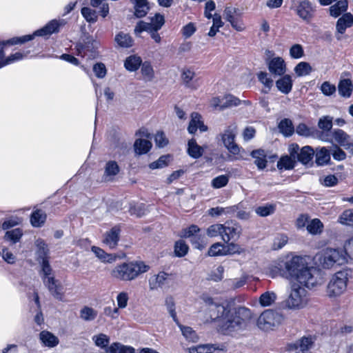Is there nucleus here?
I'll list each match as a JSON object with an SVG mask.
<instances>
[{"label": "nucleus", "mask_w": 353, "mask_h": 353, "mask_svg": "<svg viewBox=\"0 0 353 353\" xmlns=\"http://www.w3.org/2000/svg\"><path fill=\"white\" fill-rule=\"evenodd\" d=\"M269 274L275 278L281 276L302 287L312 288L323 283L319 272L307 265L300 256H286L277 260L269 269Z\"/></svg>", "instance_id": "obj_1"}, {"label": "nucleus", "mask_w": 353, "mask_h": 353, "mask_svg": "<svg viewBox=\"0 0 353 353\" xmlns=\"http://www.w3.org/2000/svg\"><path fill=\"white\" fill-rule=\"evenodd\" d=\"M206 322L216 321L221 332L230 334L234 332L245 329L253 319L251 310L245 307H239L235 310L216 303L207 307Z\"/></svg>", "instance_id": "obj_2"}, {"label": "nucleus", "mask_w": 353, "mask_h": 353, "mask_svg": "<svg viewBox=\"0 0 353 353\" xmlns=\"http://www.w3.org/2000/svg\"><path fill=\"white\" fill-rule=\"evenodd\" d=\"M150 265L142 261L123 262L115 265L110 272L112 279L119 281H132L148 272Z\"/></svg>", "instance_id": "obj_3"}, {"label": "nucleus", "mask_w": 353, "mask_h": 353, "mask_svg": "<svg viewBox=\"0 0 353 353\" xmlns=\"http://www.w3.org/2000/svg\"><path fill=\"white\" fill-rule=\"evenodd\" d=\"M314 261L318 267L330 270L345 264L347 258L343 250L328 248L316 253Z\"/></svg>", "instance_id": "obj_4"}, {"label": "nucleus", "mask_w": 353, "mask_h": 353, "mask_svg": "<svg viewBox=\"0 0 353 353\" xmlns=\"http://www.w3.org/2000/svg\"><path fill=\"white\" fill-rule=\"evenodd\" d=\"M308 302V293L305 288L296 283H290V290L285 301V307L290 310H299L306 307Z\"/></svg>", "instance_id": "obj_5"}, {"label": "nucleus", "mask_w": 353, "mask_h": 353, "mask_svg": "<svg viewBox=\"0 0 353 353\" xmlns=\"http://www.w3.org/2000/svg\"><path fill=\"white\" fill-rule=\"evenodd\" d=\"M347 281V273L345 271H339L334 274L327 285V296L330 298L341 296L346 290Z\"/></svg>", "instance_id": "obj_6"}, {"label": "nucleus", "mask_w": 353, "mask_h": 353, "mask_svg": "<svg viewBox=\"0 0 353 353\" xmlns=\"http://www.w3.org/2000/svg\"><path fill=\"white\" fill-rule=\"evenodd\" d=\"M237 133V125L235 123L228 125L221 134V139L224 146L228 149L230 153L235 156L236 159L242 158L241 149L235 143V137Z\"/></svg>", "instance_id": "obj_7"}, {"label": "nucleus", "mask_w": 353, "mask_h": 353, "mask_svg": "<svg viewBox=\"0 0 353 353\" xmlns=\"http://www.w3.org/2000/svg\"><path fill=\"white\" fill-rule=\"evenodd\" d=\"M282 320V316L271 310H266L263 312L256 321L257 327L263 331L273 330L278 326Z\"/></svg>", "instance_id": "obj_8"}, {"label": "nucleus", "mask_w": 353, "mask_h": 353, "mask_svg": "<svg viewBox=\"0 0 353 353\" xmlns=\"http://www.w3.org/2000/svg\"><path fill=\"white\" fill-rule=\"evenodd\" d=\"M293 9L304 21L309 23L313 18L315 9L309 0H292Z\"/></svg>", "instance_id": "obj_9"}, {"label": "nucleus", "mask_w": 353, "mask_h": 353, "mask_svg": "<svg viewBox=\"0 0 353 353\" xmlns=\"http://www.w3.org/2000/svg\"><path fill=\"white\" fill-rule=\"evenodd\" d=\"M43 282L55 299L60 301H65V289L59 280L54 277H47L43 279Z\"/></svg>", "instance_id": "obj_10"}, {"label": "nucleus", "mask_w": 353, "mask_h": 353, "mask_svg": "<svg viewBox=\"0 0 353 353\" xmlns=\"http://www.w3.org/2000/svg\"><path fill=\"white\" fill-rule=\"evenodd\" d=\"M164 23L165 19L163 15L161 14H156L154 17L151 18L150 23L145 22L143 21H140L137 23L134 28V32L138 34L144 30H150L152 29L159 30L163 26Z\"/></svg>", "instance_id": "obj_11"}, {"label": "nucleus", "mask_w": 353, "mask_h": 353, "mask_svg": "<svg viewBox=\"0 0 353 353\" xmlns=\"http://www.w3.org/2000/svg\"><path fill=\"white\" fill-rule=\"evenodd\" d=\"M223 225L221 239L224 242L228 243L231 240H236L240 237L241 228L237 223L227 221Z\"/></svg>", "instance_id": "obj_12"}, {"label": "nucleus", "mask_w": 353, "mask_h": 353, "mask_svg": "<svg viewBox=\"0 0 353 353\" xmlns=\"http://www.w3.org/2000/svg\"><path fill=\"white\" fill-rule=\"evenodd\" d=\"M314 342L312 336H303L299 341L288 344V350L294 351L295 353H307L312 347Z\"/></svg>", "instance_id": "obj_13"}, {"label": "nucleus", "mask_w": 353, "mask_h": 353, "mask_svg": "<svg viewBox=\"0 0 353 353\" xmlns=\"http://www.w3.org/2000/svg\"><path fill=\"white\" fill-rule=\"evenodd\" d=\"M332 134L336 143L353 154V137L340 129L334 130Z\"/></svg>", "instance_id": "obj_14"}, {"label": "nucleus", "mask_w": 353, "mask_h": 353, "mask_svg": "<svg viewBox=\"0 0 353 353\" xmlns=\"http://www.w3.org/2000/svg\"><path fill=\"white\" fill-rule=\"evenodd\" d=\"M171 275L165 272H159L149 279L148 285L150 290H157L167 284L170 279Z\"/></svg>", "instance_id": "obj_15"}, {"label": "nucleus", "mask_w": 353, "mask_h": 353, "mask_svg": "<svg viewBox=\"0 0 353 353\" xmlns=\"http://www.w3.org/2000/svg\"><path fill=\"white\" fill-rule=\"evenodd\" d=\"M268 68L273 75L281 76L286 72V64L283 58L276 57L271 59L268 62Z\"/></svg>", "instance_id": "obj_16"}, {"label": "nucleus", "mask_w": 353, "mask_h": 353, "mask_svg": "<svg viewBox=\"0 0 353 353\" xmlns=\"http://www.w3.org/2000/svg\"><path fill=\"white\" fill-rule=\"evenodd\" d=\"M119 171V166L115 161H108L104 166L103 181L105 182L113 181Z\"/></svg>", "instance_id": "obj_17"}, {"label": "nucleus", "mask_w": 353, "mask_h": 353, "mask_svg": "<svg viewBox=\"0 0 353 353\" xmlns=\"http://www.w3.org/2000/svg\"><path fill=\"white\" fill-rule=\"evenodd\" d=\"M191 119L188 128V130L190 134H194L198 129L201 132H205L208 127L203 123L201 120V116L197 112H192L191 114Z\"/></svg>", "instance_id": "obj_18"}, {"label": "nucleus", "mask_w": 353, "mask_h": 353, "mask_svg": "<svg viewBox=\"0 0 353 353\" xmlns=\"http://www.w3.org/2000/svg\"><path fill=\"white\" fill-rule=\"evenodd\" d=\"M120 230L117 227L112 228L104 234L103 243L110 249H114L119 240Z\"/></svg>", "instance_id": "obj_19"}, {"label": "nucleus", "mask_w": 353, "mask_h": 353, "mask_svg": "<svg viewBox=\"0 0 353 353\" xmlns=\"http://www.w3.org/2000/svg\"><path fill=\"white\" fill-rule=\"evenodd\" d=\"M352 25L353 15L350 12H347L338 19L336 29L339 33L343 34L346 29L350 28Z\"/></svg>", "instance_id": "obj_20"}, {"label": "nucleus", "mask_w": 353, "mask_h": 353, "mask_svg": "<svg viewBox=\"0 0 353 353\" xmlns=\"http://www.w3.org/2000/svg\"><path fill=\"white\" fill-rule=\"evenodd\" d=\"M91 251L95 254L96 257L103 263H112L117 259L116 254H108L97 246H92Z\"/></svg>", "instance_id": "obj_21"}, {"label": "nucleus", "mask_w": 353, "mask_h": 353, "mask_svg": "<svg viewBox=\"0 0 353 353\" xmlns=\"http://www.w3.org/2000/svg\"><path fill=\"white\" fill-rule=\"evenodd\" d=\"M315 157V163L319 166L328 165L331 160L330 151L325 147L317 148Z\"/></svg>", "instance_id": "obj_22"}, {"label": "nucleus", "mask_w": 353, "mask_h": 353, "mask_svg": "<svg viewBox=\"0 0 353 353\" xmlns=\"http://www.w3.org/2000/svg\"><path fill=\"white\" fill-rule=\"evenodd\" d=\"M32 36L25 35L21 37H14L11 39H9L6 41L0 43V68L5 65L4 59H3V47L4 45L10 44V45H16L19 43H23L26 41L32 40Z\"/></svg>", "instance_id": "obj_23"}, {"label": "nucleus", "mask_w": 353, "mask_h": 353, "mask_svg": "<svg viewBox=\"0 0 353 353\" xmlns=\"http://www.w3.org/2000/svg\"><path fill=\"white\" fill-rule=\"evenodd\" d=\"M196 76L194 70L192 68H184L181 72V79L183 83L188 88L196 89L192 80Z\"/></svg>", "instance_id": "obj_24"}, {"label": "nucleus", "mask_w": 353, "mask_h": 353, "mask_svg": "<svg viewBox=\"0 0 353 353\" xmlns=\"http://www.w3.org/2000/svg\"><path fill=\"white\" fill-rule=\"evenodd\" d=\"M292 79L288 75H284L276 81V86L277 89L283 94H288L291 92L292 88Z\"/></svg>", "instance_id": "obj_25"}, {"label": "nucleus", "mask_w": 353, "mask_h": 353, "mask_svg": "<svg viewBox=\"0 0 353 353\" xmlns=\"http://www.w3.org/2000/svg\"><path fill=\"white\" fill-rule=\"evenodd\" d=\"M59 26L60 24L58 21L52 20L41 29L35 31L34 34L31 36L33 37L34 36L50 35L52 33L58 32ZM32 39L33 38H32Z\"/></svg>", "instance_id": "obj_26"}, {"label": "nucleus", "mask_w": 353, "mask_h": 353, "mask_svg": "<svg viewBox=\"0 0 353 353\" xmlns=\"http://www.w3.org/2000/svg\"><path fill=\"white\" fill-rule=\"evenodd\" d=\"M105 353H135V349L119 342H114L107 347Z\"/></svg>", "instance_id": "obj_27"}, {"label": "nucleus", "mask_w": 353, "mask_h": 353, "mask_svg": "<svg viewBox=\"0 0 353 353\" xmlns=\"http://www.w3.org/2000/svg\"><path fill=\"white\" fill-rule=\"evenodd\" d=\"M39 339L42 343L48 347H54L59 344V339L48 331H42L39 334Z\"/></svg>", "instance_id": "obj_28"}, {"label": "nucleus", "mask_w": 353, "mask_h": 353, "mask_svg": "<svg viewBox=\"0 0 353 353\" xmlns=\"http://www.w3.org/2000/svg\"><path fill=\"white\" fill-rule=\"evenodd\" d=\"M188 154L194 159H199L203 152L204 148L197 144L195 139H192L188 143Z\"/></svg>", "instance_id": "obj_29"}, {"label": "nucleus", "mask_w": 353, "mask_h": 353, "mask_svg": "<svg viewBox=\"0 0 353 353\" xmlns=\"http://www.w3.org/2000/svg\"><path fill=\"white\" fill-rule=\"evenodd\" d=\"M251 156L254 159V163L258 169L263 170L267 165L266 153L263 150H253Z\"/></svg>", "instance_id": "obj_30"}, {"label": "nucleus", "mask_w": 353, "mask_h": 353, "mask_svg": "<svg viewBox=\"0 0 353 353\" xmlns=\"http://www.w3.org/2000/svg\"><path fill=\"white\" fill-rule=\"evenodd\" d=\"M348 7L347 0H339L329 8L330 14L333 17H338L342 13L345 12Z\"/></svg>", "instance_id": "obj_31"}, {"label": "nucleus", "mask_w": 353, "mask_h": 353, "mask_svg": "<svg viewBox=\"0 0 353 353\" xmlns=\"http://www.w3.org/2000/svg\"><path fill=\"white\" fill-rule=\"evenodd\" d=\"M114 41L120 48H130L133 45V39L131 36L127 33L120 32L115 35Z\"/></svg>", "instance_id": "obj_32"}, {"label": "nucleus", "mask_w": 353, "mask_h": 353, "mask_svg": "<svg viewBox=\"0 0 353 353\" xmlns=\"http://www.w3.org/2000/svg\"><path fill=\"white\" fill-rule=\"evenodd\" d=\"M134 6V14L136 17L141 18L145 17L148 10L147 0H130Z\"/></svg>", "instance_id": "obj_33"}, {"label": "nucleus", "mask_w": 353, "mask_h": 353, "mask_svg": "<svg viewBox=\"0 0 353 353\" xmlns=\"http://www.w3.org/2000/svg\"><path fill=\"white\" fill-rule=\"evenodd\" d=\"M314 154L313 148L310 146H304L298 153V160L303 164L310 163Z\"/></svg>", "instance_id": "obj_34"}, {"label": "nucleus", "mask_w": 353, "mask_h": 353, "mask_svg": "<svg viewBox=\"0 0 353 353\" xmlns=\"http://www.w3.org/2000/svg\"><path fill=\"white\" fill-rule=\"evenodd\" d=\"M134 148L137 154H146L151 149L152 143L147 139H139L135 141Z\"/></svg>", "instance_id": "obj_35"}, {"label": "nucleus", "mask_w": 353, "mask_h": 353, "mask_svg": "<svg viewBox=\"0 0 353 353\" xmlns=\"http://www.w3.org/2000/svg\"><path fill=\"white\" fill-rule=\"evenodd\" d=\"M339 93L343 97H350L352 90L353 85L350 79L341 80L338 85Z\"/></svg>", "instance_id": "obj_36"}, {"label": "nucleus", "mask_w": 353, "mask_h": 353, "mask_svg": "<svg viewBox=\"0 0 353 353\" xmlns=\"http://www.w3.org/2000/svg\"><path fill=\"white\" fill-rule=\"evenodd\" d=\"M92 340L97 347L104 350L105 352L107 347H109L108 345L110 343V336L105 334L99 333L92 336Z\"/></svg>", "instance_id": "obj_37"}, {"label": "nucleus", "mask_w": 353, "mask_h": 353, "mask_svg": "<svg viewBox=\"0 0 353 353\" xmlns=\"http://www.w3.org/2000/svg\"><path fill=\"white\" fill-rule=\"evenodd\" d=\"M97 314V311L89 306H83L79 311V317L84 321H94Z\"/></svg>", "instance_id": "obj_38"}, {"label": "nucleus", "mask_w": 353, "mask_h": 353, "mask_svg": "<svg viewBox=\"0 0 353 353\" xmlns=\"http://www.w3.org/2000/svg\"><path fill=\"white\" fill-rule=\"evenodd\" d=\"M141 63L142 60L140 57L132 55L125 59L124 65L127 70L134 72L141 65Z\"/></svg>", "instance_id": "obj_39"}, {"label": "nucleus", "mask_w": 353, "mask_h": 353, "mask_svg": "<svg viewBox=\"0 0 353 353\" xmlns=\"http://www.w3.org/2000/svg\"><path fill=\"white\" fill-rule=\"evenodd\" d=\"M306 229L310 234H319L323 232V224L319 219H314L310 221Z\"/></svg>", "instance_id": "obj_40"}, {"label": "nucleus", "mask_w": 353, "mask_h": 353, "mask_svg": "<svg viewBox=\"0 0 353 353\" xmlns=\"http://www.w3.org/2000/svg\"><path fill=\"white\" fill-rule=\"evenodd\" d=\"M46 219V214L41 210L34 211L30 217V223L34 227L41 226Z\"/></svg>", "instance_id": "obj_41"}, {"label": "nucleus", "mask_w": 353, "mask_h": 353, "mask_svg": "<svg viewBox=\"0 0 353 353\" xmlns=\"http://www.w3.org/2000/svg\"><path fill=\"white\" fill-rule=\"evenodd\" d=\"M141 73L145 81H151L154 78V69L149 62H144L141 64Z\"/></svg>", "instance_id": "obj_42"}, {"label": "nucleus", "mask_w": 353, "mask_h": 353, "mask_svg": "<svg viewBox=\"0 0 353 353\" xmlns=\"http://www.w3.org/2000/svg\"><path fill=\"white\" fill-rule=\"evenodd\" d=\"M294 70L297 77H303L310 74L312 68L309 63L301 61L295 66Z\"/></svg>", "instance_id": "obj_43"}, {"label": "nucleus", "mask_w": 353, "mask_h": 353, "mask_svg": "<svg viewBox=\"0 0 353 353\" xmlns=\"http://www.w3.org/2000/svg\"><path fill=\"white\" fill-rule=\"evenodd\" d=\"M276 299V294L274 292H265L259 297V303L263 307H268L273 304Z\"/></svg>", "instance_id": "obj_44"}, {"label": "nucleus", "mask_w": 353, "mask_h": 353, "mask_svg": "<svg viewBox=\"0 0 353 353\" xmlns=\"http://www.w3.org/2000/svg\"><path fill=\"white\" fill-rule=\"evenodd\" d=\"M295 163V159L293 157L284 156L277 162V168L279 170H290L294 168Z\"/></svg>", "instance_id": "obj_45"}, {"label": "nucleus", "mask_w": 353, "mask_h": 353, "mask_svg": "<svg viewBox=\"0 0 353 353\" xmlns=\"http://www.w3.org/2000/svg\"><path fill=\"white\" fill-rule=\"evenodd\" d=\"M237 210L238 208L235 206H230L228 208L216 207L210 208L208 210V214L212 216H218L223 214L234 213Z\"/></svg>", "instance_id": "obj_46"}, {"label": "nucleus", "mask_w": 353, "mask_h": 353, "mask_svg": "<svg viewBox=\"0 0 353 353\" xmlns=\"http://www.w3.org/2000/svg\"><path fill=\"white\" fill-rule=\"evenodd\" d=\"M276 210V205L273 203H268L261 205L255 209V212L260 216L265 217L274 213Z\"/></svg>", "instance_id": "obj_47"}, {"label": "nucleus", "mask_w": 353, "mask_h": 353, "mask_svg": "<svg viewBox=\"0 0 353 353\" xmlns=\"http://www.w3.org/2000/svg\"><path fill=\"white\" fill-rule=\"evenodd\" d=\"M210 256H225V244L217 242L212 244L208 252Z\"/></svg>", "instance_id": "obj_48"}, {"label": "nucleus", "mask_w": 353, "mask_h": 353, "mask_svg": "<svg viewBox=\"0 0 353 353\" xmlns=\"http://www.w3.org/2000/svg\"><path fill=\"white\" fill-rule=\"evenodd\" d=\"M216 348L210 344L192 346L188 349L189 353H213Z\"/></svg>", "instance_id": "obj_49"}, {"label": "nucleus", "mask_w": 353, "mask_h": 353, "mask_svg": "<svg viewBox=\"0 0 353 353\" xmlns=\"http://www.w3.org/2000/svg\"><path fill=\"white\" fill-rule=\"evenodd\" d=\"M176 323L178 325L179 327L180 328L182 332V334L187 340L192 342L196 341L198 339L197 335L195 331H194L192 327L188 326H183L179 322Z\"/></svg>", "instance_id": "obj_50"}, {"label": "nucleus", "mask_w": 353, "mask_h": 353, "mask_svg": "<svg viewBox=\"0 0 353 353\" xmlns=\"http://www.w3.org/2000/svg\"><path fill=\"white\" fill-rule=\"evenodd\" d=\"M279 128L285 136H290L294 132L292 122L288 119H284L279 124Z\"/></svg>", "instance_id": "obj_51"}, {"label": "nucleus", "mask_w": 353, "mask_h": 353, "mask_svg": "<svg viewBox=\"0 0 353 353\" xmlns=\"http://www.w3.org/2000/svg\"><path fill=\"white\" fill-rule=\"evenodd\" d=\"M35 245L37 248V254L41 260L47 259L48 254V249L47 245L45 243L43 240L38 239L35 241Z\"/></svg>", "instance_id": "obj_52"}, {"label": "nucleus", "mask_w": 353, "mask_h": 353, "mask_svg": "<svg viewBox=\"0 0 353 353\" xmlns=\"http://www.w3.org/2000/svg\"><path fill=\"white\" fill-rule=\"evenodd\" d=\"M223 228V224L216 223L210 225L206 230V234L209 237L220 236L222 238V230Z\"/></svg>", "instance_id": "obj_53"}, {"label": "nucleus", "mask_w": 353, "mask_h": 353, "mask_svg": "<svg viewBox=\"0 0 353 353\" xmlns=\"http://www.w3.org/2000/svg\"><path fill=\"white\" fill-rule=\"evenodd\" d=\"M229 182V176L226 174L219 175L212 180L211 185L215 189L223 188Z\"/></svg>", "instance_id": "obj_54"}, {"label": "nucleus", "mask_w": 353, "mask_h": 353, "mask_svg": "<svg viewBox=\"0 0 353 353\" xmlns=\"http://www.w3.org/2000/svg\"><path fill=\"white\" fill-rule=\"evenodd\" d=\"M188 246L182 240L177 241L174 245V253L178 257L184 256L188 252Z\"/></svg>", "instance_id": "obj_55"}, {"label": "nucleus", "mask_w": 353, "mask_h": 353, "mask_svg": "<svg viewBox=\"0 0 353 353\" xmlns=\"http://www.w3.org/2000/svg\"><path fill=\"white\" fill-rule=\"evenodd\" d=\"M259 81L267 88L265 92H268L273 85L272 79L268 76L265 72H260L257 74Z\"/></svg>", "instance_id": "obj_56"}, {"label": "nucleus", "mask_w": 353, "mask_h": 353, "mask_svg": "<svg viewBox=\"0 0 353 353\" xmlns=\"http://www.w3.org/2000/svg\"><path fill=\"white\" fill-rule=\"evenodd\" d=\"M23 235L22 230L19 228H16L6 232L5 239L12 241L13 243L18 242Z\"/></svg>", "instance_id": "obj_57"}, {"label": "nucleus", "mask_w": 353, "mask_h": 353, "mask_svg": "<svg viewBox=\"0 0 353 353\" xmlns=\"http://www.w3.org/2000/svg\"><path fill=\"white\" fill-rule=\"evenodd\" d=\"M81 14L89 23H94L97 20V14L95 10L90 8L84 7L81 9Z\"/></svg>", "instance_id": "obj_58"}, {"label": "nucleus", "mask_w": 353, "mask_h": 353, "mask_svg": "<svg viewBox=\"0 0 353 353\" xmlns=\"http://www.w3.org/2000/svg\"><path fill=\"white\" fill-rule=\"evenodd\" d=\"M318 126L323 131L329 132L332 128V117L325 116L320 118Z\"/></svg>", "instance_id": "obj_59"}, {"label": "nucleus", "mask_w": 353, "mask_h": 353, "mask_svg": "<svg viewBox=\"0 0 353 353\" xmlns=\"http://www.w3.org/2000/svg\"><path fill=\"white\" fill-rule=\"evenodd\" d=\"M224 100V109L238 106L241 103V101L232 94H226L223 96Z\"/></svg>", "instance_id": "obj_60"}, {"label": "nucleus", "mask_w": 353, "mask_h": 353, "mask_svg": "<svg viewBox=\"0 0 353 353\" xmlns=\"http://www.w3.org/2000/svg\"><path fill=\"white\" fill-rule=\"evenodd\" d=\"M165 304L167 307V310H168V312L173 319L174 321L178 323L176 313L175 311V303L174 299L172 296L166 297Z\"/></svg>", "instance_id": "obj_61"}, {"label": "nucleus", "mask_w": 353, "mask_h": 353, "mask_svg": "<svg viewBox=\"0 0 353 353\" xmlns=\"http://www.w3.org/2000/svg\"><path fill=\"white\" fill-rule=\"evenodd\" d=\"M244 252V250L238 244L230 243L225 245V252L226 255L240 254Z\"/></svg>", "instance_id": "obj_62"}, {"label": "nucleus", "mask_w": 353, "mask_h": 353, "mask_svg": "<svg viewBox=\"0 0 353 353\" xmlns=\"http://www.w3.org/2000/svg\"><path fill=\"white\" fill-rule=\"evenodd\" d=\"M290 55L292 59H300L304 55L303 48L301 44H294L290 48Z\"/></svg>", "instance_id": "obj_63"}, {"label": "nucleus", "mask_w": 353, "mask_h": 353, "mask_svg": "<svg viewBox=\"0 0 353 353\" xmlns=\"http://www.w3.org/2000/svg\"><path fill=\"white\" fill-rule=\"evenodd\" d=\"M339 221L341 224L347 225L353 223V210H345L339 216Z\"/></svg>", "instance_id": "obj_64"}]
</instances>
